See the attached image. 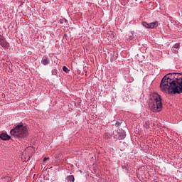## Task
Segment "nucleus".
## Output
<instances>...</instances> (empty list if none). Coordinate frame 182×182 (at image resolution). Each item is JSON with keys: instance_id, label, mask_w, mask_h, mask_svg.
I'll list each match as a JSON object with an SVG mask.
<instances>
[{"instance_id": "1", "label": "nucleus", "mask_w": 182, "mask_h": 182, "mask_svg": "<svg viewBox=\"0 0 182 182\" xmlns=\"http://www.w3.org/2000/svg\"><path fill=\"white\" fill-rule=\"evenodd\" d=\"M160 89L168 95L182 93V73H171L165 75L161 81Z\"/></svg>"}, {"instance_id": "2", "label": "nucleus", "mask_w": 182, "mask_h": 182, "mask_svg": "<svg viewBox=\"0 0 182 182\" xmlns=\"http://www.w3.org/2000/svg\"><path fill=\"white\" fill-rule=\"evenodd\" d=\"M162 109L163 102H161V97L159 93L154 92L151 98L149 109L151 112H153V113H158L159 112H161Z\"/></svg>"}, {"instance_id": "3", "label": "nucleus", "mask_w": 182, "mask_h": 182, "mask_svg": "<svg viewBox=\"0 0 182 182\" xmlns=\"http://www.w3.org/2000/svg\"><path fill=\"white\" fill-rule=\"evenodd\" d=\"M11 136L15 137H26L28 136V129L23 127L22 124H19L15 128L12 129L10 132Z\"/></svg>"}, {"instance_id": "4", "label": "nucleus", "mask_w": 182, "mask_h": 182, "mask_svg": "<svg viewBox=\"0 0 182 182\" xmlns=\"http://www.w3.org/2000/svg\"><path fill=\"white\" fill-rule=\"evenodd\" d=\"M142 25L143 26H144V28H146L148 29H154L155 28H157V26H159V21H154L150 23H148L146 21H143Z\"/></svg>"}, {"instance_id": "5", "label": "nucleus", "mask_w": 182, "mask_h": 182, "mask_svg": "<svg viewBox=\"0 0 182 182\" xmlns=\"http://www.w3.org/2000/svg\"><path fill=\"white\" fill-rule=\"evenodd\" d=\"M0 46L4 49H8L9 48V43L6 42L5 37L0 36Z\"/></svg>"}, {"instance_id": "6", "label": "nucleus", "mask_w": 182, "mask_h": 182, "mask_svg": "<svg viewBox=\"0 0 182 182\" xmlns=\"http://www.w3.org/2000/svg\"><path fill=\"white\" fill-rule=\"evenodd\" d=\"M0 139L1 140H4V141L10 140L11 136L8 135V134H6V133H2L0 134Z\"/></svg>"}, {"instance_id": "7", "label": "nucleus", "mask_w": 182, "mask_h": 182, "mask_svg": "<svg viewBox=\"0 0 182 182\" xmlns=\"http://www.w3.org/2000/svg\"><path fill=\"white\" fill-rule=\"evenodd\" d=\"M42 63L45 66H46V65H49V58H48L47 57H43L42 59Z\"/></svg>"}, {"instance_id": "8", "label": "nucleus", "mask_w": 182, "mask_h": 182, "mask_svg": "<svg viewBox=\"0 0 182 182\" xmlns=\"http://www.w3.org/2000/svg\"><path fill=\"white\" fill-rule=\"evenodd\" d=\"M11 180V177L9 176H4L1 178L0 182H9Z\"/></svg>"}, {"instance_id": "9", "label": "nucleus", "mask_w": 182, "mask_h": 182, "mask_svg": "<svg viewBox=\"0 0 182 182\" xmlns=\"http://www.w3.org/2000/svg\"><path fill=\"white\" fill-rule=\"evenodd\" d=\"M114 38H115V37H114V33H111L110 34H109L107 36L108 41H113V39H114Z\"/></svg>"}, {"instance_id": "10", "label": "nucleus", "mask_w": 182, "mask_h": 182, "mask_svg": "<svg viewBox=\"0 0 182 182\" xmlns=\"http://www.w3.org/2000/svg\"><path fill=\"white\" fill-rule=\"evenodd\" d=\"M67 180L68 181H70V182H75V176L73 175L68 176L67 177Z\"/></svg>"}, {"instance_id": "11", "label": "nucleus", "mask_w": 182, "mask_h": 182, "mask_svg": "<svg viewBox=\"0 0 182 182\" xmlns=\"http://www.w3.org/2000/svg\"><path fill=\"white\" fill-rule=\"evenodd\" d=\"M125 137H126V134H123V133L118 134V139H119V140H123V139H124Z\"/></svg>"}, {"instance_id": "12", "label": "nucleus", "mask_w": 182, "mask_h": 182, "mask_svg": "<svg viewBox=\"0 0 182 182\" xmlns=\"http://www.w3.org/2000/svg\"><path fill=\"white\" fill-rule=\"evenodd\" d=\"M127 41H133L134 39V35L132 34L131 36H129V37H127Z\"/></svg>"}, {"instance_id": "13", "label": "nucleus", "mask_w": 182, "mask_h": 182, "mask_svg": "<svg viewBox=\"0 0 182 182\" xmlns=\"http://www.w3.org/2000/svg\"><path fill=\"white\" fill-rule=\"evenodd\" d=\"M63 70L64 72H65V73H69V72H70V70H68L66 66H63Z\"/></svg>"}, {"instance_id": "14", "label": "nucleus", "mask_w": 182, "mask_h": 182, "mask_svg": "<svg viewBox=\"0 0 182 182\" xmlns=\"http://www.w3.org/2000/svg\"><path fill=\"white\" fill-rule=\"evenodd\" d=\"M149 127H150V122H146L144 124V127H146V129H149Z\"/></svg>"}, {"instance_id": "15", "label": "nucleus", "mask_w": 182, "mask_h": 182, "mask_svg": "<svg viewBox=\"0 0 182 182\" xmlns=\"http://www.w3.org/2000/svg\"><path fill=\"white\" fill-rule=\"evenodd\" d=\"M173 48H175V49H178V48H180V43L174 44Z\"/></svg>"}, {"instance_id": "16", "label": "nucleus", "mask_w": 182, "mask_h": 182, "mask_svg": "<svg viewBox=\"0 0 182 182\" xmlns=\"http://www.w3.org/2000/svg\"><path fill=\"white\" fill-rule=\"evenodd\" d=\"M120 124H122L121 122H117L116 124H115V126H116V127H119V126H120Z\"/></svg>"}, {"instance_id": "17", "label": "nucleus", "mask_w": 182, "mask_h": 182, "mask_svg": "<svg viewBox=\"0 0 182 182\" xmlns=\"http://www.w3.org/2000/svg\"><path fill=\"white\" fill-rule=\"evenodd\" d=\"M48 160H49V157H45V158L43 159V162H44V163H46V161H48Z\"/></svg>"}, {"instance_id": "18", "label": "nucleus", "mask_w": 182, "mask_h": 182, "mask_svg": "<svg viewBox=\"0 0 182 182\" xmlns=\"http://www.w3.org/2000/svg\"><path fill=\"white\" fill-rule=\"evenodd\" d=\"M52 73H53V75H55V73H56V70H53Z\"/></svg>"}]
</instances>
